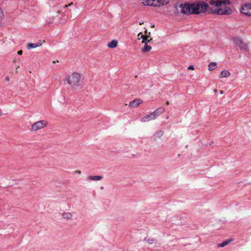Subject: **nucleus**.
<instances>
[{
  "label": "nucleus",
  "instance_id": "obj_9",
  "mask_svg": "<svg viewBox=\"0 0 251 251\" xmlns=\"http://www.w3.org/2000/svg\"><path fill=\"white\" fill-rule=\"evenodd\" d=\"M152 6H160L162 5L167 4L169 2L166 1L164 3L165 0H153Z\"/></svg>",
  "mask_w": 251,
  "mask_h": 251
},
{
  "label": "nucleus",
  "instance_id": "obj_20",
  "mask_svg": "<svg viewBox=\"0 0 251 251\" xmlns=\"http://www.w3.org/2000/svg\"><path fill=\"white\" fill-rule=\"evenodd\" d=\"M145 241H146L149 244H152L154 242V240L152 238H145Z\"/></svg>",
  "mask_w": 251,
  "mask_h": 251
},
{
  "label": "nucleus",
  "instance_id": "obj_5",
  "mask_svg": "<svg viewBox=\"0 0 251 251\" xmlns=\"http://www.w3.org/2000/svg\"><path fill=\"white\" fill-rule=\"evenodd\" d=\"M234 43L237 46H238L241 50H246L247 48V45L243 41L240 37H235L233 39Z\"/></svg>",
  "mask_w": 251,
  "mask_h": 251
},
{
  "label": "nucleus",
  "instance_id": "obj_12",
  "mask_svg": "<svg viewBox=\"0 0 251 251\" xmlns=\"http://www.w3.org/2000/svg\"><path fill=\"white\" fill-rule=\"evenodd\" d=\"M42 45V43H40V42L36 43V44H35V43H29V44H28L27 45V48L28 49V50H30L32 48H36V47H40Z\"/></svg>",
  "mask_w": 251,
  "mask_h": 251
},
{
  "label": "nucleus",
  "instance_id": "obj_11",
  "mask_svg": "<svg viewBox=\"0 0 251 251\" xmlns=\"http://www.w3.org/2000/svg\"><path fill=\"white\" fill-rule=\"evenodd\" d=\"M165 111V109L163 107H159L156 109L153 113L154 114L155 117L156 118L161 113H163Z\"/></svg>",
  "mask_w": 251,
  "mask_h": 251
},
{
  "label": "nucleus",
  "instance_id": "obj_4",
  "mask_svg": "<svg viewBox=\"0 0 251 251\" xmlns=\"http://www.w3.org/2000/svg\"><path fill=\"white\" fill-rule=\"evenodd\" d=\"M48 124L46 121L41 120L33 124L31 126V130L36 131L45 127Z\"/></svg>",
  "mask_w": 251,
  "mask_h": 251
},
{
  "label": "nucleus",
  "instance_id": "obj_22",
  "mask_svg": "<svg viewBox=\"0 0 251 251\" xmlns=\"http://www.w3.org/2000/svg\"><path fill=\"white\" fill-rule=\"evenodd\" d=\"M163 134V132L162 131H159L156 133V136L158 138H160Z\"/></svg>",
  "mask_w": 251,
  "mask_h": 251
},
{
  "label": "nucleus",
  "instance_id": "obj_36",
  "mask_svg": "<svg viewBox=\"0 0 251 251\" xmlns=\"http://www.w3.org/2000/svg\"><path fill=\"white\" fill-rule=\"evenodd\" d=\"M150 34H151V32H149V33H148V35H149V36H150Z\"/></svg>",
  "mask_w": 251,
  "mask_h": 251
},
{
  "label": "nucleus",
  "instance_id": "obj_38",
  "mask_svg": "<svg viewBox=\"0 0 251 251\" xmlns=\"http://www.w3.org/2000/svg\"><path fill=\"white\" fill-rule=\"evenodd\" d=\"M148 33L147 30L145 31V33L147 34Z\"/></svg>",
  "mask_w": 251,
  "mask_h": 251
},
{
  "label": "nucleus",
  "instance_id": "obj_24",
  "mask_svg": "<svg viewBox=\"0 0 251 251\" xmlns=\"http://www.w3.org/2000/svg\"><path fill=\"white\" fill-rule=\"evenodd\" d=\"M147 37H149V35H142L141 36V38L143 40H144Z\"/></svg>",
  "mask_w": 251,
  "mask_h": 251
},
{
  "label": "nucleus",
  "instance_id": "obj_3",
  "mask_svg": "<svg viewBox=\"0 0 251 251\" xmlns=\"http://www.w3.org/2000/svg\"><path fill=\"white\" fill-rule=\"evenodd\" d=\"M66 81L73 88H75L80 85L81 76L77 73H73L66 77Z\"/></svg>",
  "mask_w": 251,
  "mask_h": 251
},
{
  "label": "nucleus",
  "instance_id": "obj_17",
  "mask_svg": "<svg viewBox=\"0 0 251 251\" xmlns=\"http://www.w3.org/2000/svg\"><path fill=\"white\" fill-rule=\"evenodd\" d=\"M62 217L64 219H70L72 217V214L70 212H66L62 214Z\"/></svg>",
  "mask_w": 251,
  "mask_h": 251
},
{
  "label": "nucleus",
  "instance_id": "obj_15",
  "mask_svg": "<svg viewBox=\"0 0 251 251\" xmlns=\"http://www.w3.org/2000/svg\"><path fill=\"white\" fill-rule=\"evenodd\" d=\"M151 50V47L150 46H149L147 44H145L144 48H142L141 50V51L143 52H148Z\"/></svg>",
  "mask_w": 251,
  "mask_h": 251
},
{
  "label": "nucleus",
  "instance_id": "obj_29",
  "mask_svg": "<svg viewBox=\"0 0 251 251\" xmlns=\"http://www.w3.org/2000/svg\"><path fill=\"white\" fill-rule=\"evenodd\" d=\"M72 4H73V3H70V4H69V5H66L65 6V7H68L69 6H71V5H72Z\"/></svg>",
  "mask_w": 251,
  "mask_h": 251
},
{
  "label": "nucleus",
  "instance_id": "obj_23",
  "mask_svg": "<svg viewBox=\"0 0 251 251\" xmlns=\"http://www.w3.org/2000/svg\"><path fill=\"white\" fill-rule=\"evenodd\" d=\"M4 15L3 14L2 10L0 8V21L3 18Z\"/></svg>",
  "mask_w": 251,
  "mask_h": 251
},
{
  "label": "nucleus",
  "instance_id": "obj_35",
  "mask_svg": "<svg viewBox=\"0 0 251 251\" xmlns=\"http://www.w3.org/2000/svg\"><path fill=\"white\" fill-rule=\"evenodd\" d=\"M214 92H215V93H216V92H217V89H215V90H214Z\"/></svg>",
  "mask_w": 251,
  "mask_h": 251
},
{
  "label": "nucleus",
  "instance_id": "obj_13",
  "mask_svg": "<svg viewBox=\"0 0 251 251\" xmlns=\"http://www.w3.org/2000/svg\"><path fill=\"white\" fill-rule=\"evenodd\" d=\"M118 44V42L116 40H112L111 42H110L108 45L107 46L109 48H114L116 47H117Z\"/></svg>",
  "mask_w": 251,
  "mask_h": 251
},
{
  "label": "nucleus",
  "instance_id": "obj_33",
  "mask_svg": "<svg viewBox=\"0 0 251 251\" xmlns=\"http://www.w3.org/2000/svg\"><path fill=\"white\" fill-rule=\"evenodd\" d=\"M166 104H167V105H169V102L168 101H167Z\"/></svg>",
  "mask_w": 251,
  "mask_h": 251
},
{
  "label": "nucleus",
  "instance_id": "obj_32",
  "mask_svg": "<svg viewBox=\"0 0 251 251\" xmlns=\"http://www.w3.org/2000/svg\"><path fill=\"white\" fill-rule=\"evenodd\" d=\"M154 27V25H151V27L153 28Z\"/></svg>",
  "mask_w": 251,
  "mask_h": 251
},
{
  "label": "nucleus",
  "instance_id": "obj_28",
  "mask_svg": "<svg viewBox=\"0 0 251 251\" xmlns=\"http://www.w3.org/2000/svg\"><path fill=\"white\" fill-rule=\"evenodd\" d=\"M75 173H77L78 174H80L81 173V171H79V170H77V171H75Z\"/></svg>",
  "mask_w": 251,
  "mask_h": 251
},
{
  "label": "nucleus",
  "instance_id": "obj_10",
  "mask_svg": "<svg viewBox=\"0 0 251 251\" xmlns=\"http://www.w3.org/2000/svg\"><path fill=\"white\" fill-rule=\"evenodd\" d=\"M102 178L103 176H89L87 177V179L92 181H99Z\"/></svg>",
  "mask_w": 251,
  "mask_h": 251
},
{
  "label": "nucleus",
  "instance_id": "obj_21",
  "mask_svg": "<svg viewBox=\"0 0 251 251\" xmlns=\"http://www.w3.org/2000/svg\"><path fill=\"white\" fill-rule=\"evenodd\" d=\"M149 38V37H147L144 40H143L142 43H144V44H148L149 43H150L152 40V38H151L149 40V39H148Z\"/></svg>",
  "mask_w": 251,
  "mask_h": 251
},
{
  "label": "nucleus",
  "instance_id": "obj_25",
  "mask_svg": "<svg viewBox=\"0 0 251 251\" xmlns=\"http://www.w3.org/2000/svg\"><path fill=\"white\" fill-rule=\"evenodd\" d=\"M188 70H194V67L193 65H190L188 67Z\"/></svg>",
  "mask_w": 251,
  "mask_h": 251
},
{
  "label": "nucleus",
  "instance_id": "obj_34",
  "mask_svg": "<svg viewBox=\"0 0 251 251\" xmlns=\"http://www.w3.org/2000/svg\"><path fill=\"white\" fill-rule=\"evenodd\" d=\"M143 22H140V25H143Z\"/></svg>",
  "mask_w": 251,
  "mask_h": 251
},
{
  "label": "nucleus",
  "instance_id": "obj_18",
  "mask_svg": "<svg viewBox=\"0 0 251 251\" xmlns=\"http://www.w3.org/2000/svg\"><path fill=\"white\" fill-rule=\"evenodd\" d=\"M217 64L215 62H211L208 65V69L209 71L214 70L216 68Z\"/></svg>",
  "mask_w": 251,
  "mask_h": 251
},
{
  "label": "nucleus",
  "instance_id": "obj_37",
  "mask_svg": "<svg viewBox=\"0 0 251 251\" xmlns=\"http://www.w3.org/2000/svg\"><path fill=\"white\" fill-rule=\"evenodd\" d=\"M17 69H18V68H16V73L18 72Z\"/></svg>",
  "mask_w": 251,
  "mask_h": 251
},
{
  "label": "nucleus",
  "instance_id": "obj_16",
  "mask_svg": "<svg viewBox=\"0 0 251 251\" xmlns=\"http://www.w3.org/2000/svg\"><path fill=\"white\" fill-rule=\"evenodd\" d=\"M153 0H143L142 3L145 5L152 6Z\"/></svg>",
  "mask_w": 251,
  "mask_h": 251
},
{
  "label": "nucleus",
  "instance_id": "obj_26",
  "mask_svg": "<svg viewBox=\"0 0 251 251\" xmlns=\"http://www.w3.org/2000/svg\"><path fill=\"white\" fill-rule=\"evenodd\" d=\"M22 53H23V51H22V50H19V51H18V54L19 55H22Z\"/></svg>",
  "mask_w": 251,
  "mask_h": 251
},
{
  "label": "nucleus",
  "instance_id": "obj_30",
  "mask_svg": "<svg viewBox=\"0 0 251 251\" xmlns=\"http://www.w3.org/2000/svg\"><path fill=\"white\" fill-rule=\"evenodd\" d=\"M142 35V33H141V32H140V33H139V34H138V37H139L140 36H141V35Z\"/></svg>",
  "mask_w": 251,
  "mask_h": 251
},
{
  "label": "nucleus",
  "instance_id": "obj_1",
  "mask_svg": "<svg viewBox=\"0 0 251 251\" xmlns=\"http://www.w3.org/2000/svg\"><path fill=\"white\" fill-rule=\"evenodd\" d=\"M181 13L183 14H198L208 10L209 5L206 3H185L179 5Z\"/></svg>",
  "mask_w": 251,
  "mask_h": 251
},
{
  "label": "nucleus",
  "instance_id": "obj_27",
  "mask_svg": "<svg viewBox=\"0 0 251 251\" xmlns=\"http://www.w3.org/2000/svg\"><path fill=\"white\" fill-rule=\"evenodd\" d=\"M10 80L9 76H6L5 77V80L7 81H9Z\"/></svg>",
  "mask_w": 251,
  "mask_h": 251
},
{
  "label": "nucleus",
  "instance_id": "obj_8",
  "mask_svg": "<svg viewBox=\"0 0 251 251\" xmlns=\"http://www.w3.org/2000/svg\"><path fill=\"white\" fill-rule=\"evenodd\" d=\"M142 102L143 101L141 99H136L130 101L129 103V106L132 107H136Z\"/></svg>",
  "mask_w": 251,
  "mask_h": 251
},
{
  "label": "nucleus",
  "instance_id": "obj_31",
  "mask_svg": "<svg viewBox=\"0 0 251 251\" xmlns=\"http://www.w3.org/2000/svg\"><path fill=\"white\" fill-rule=\"evenodd\" d=\"M220 94H223L224 93V92H223V91L221 90V91H220Z\"/></svg>",
  "mask_w": 251,
  "mask_h": 251
},
{
  "label": "nucleus",
  "instance_id": "obj_6",
  "mask_svg": "<svg viewBox=\"0 0 251 251\" xmlns=\"http://www.w3.org/2000/svg\"><path fill=\"white\" fill-rule=\"evenodd\" d=\"M241 12L246 15L251 16V4L246 3L244 4L242 7Z\"/></svg>",
  "mask_w": 251,
  "mask_h": 251
},
{
  "label": "nucleus",
  "instance_id": "obj_7",
  "mask_svg": "<svg viewBox=\"0 0 251 251\" xmlns=\"http://www.w3.org/2000/svg\"><path fill=\"white\" fill-rule=\"evenodd\" d=\"M156 119V117L154 115V114L153 112H151L149 115H147L141 119V121L143 122H146L147 121H149L150 120H154Z\"/></svg>",
  "mask_w": 251,
  "mask_h": 251
},
{
  "label": "nucleus",
  "instance_id": "obj_19",
  "mask_svg": "<svg viewBox=\"0 0 251 251\" xmlns=\"http://www.w3.org/2000/svg\"><path fill=\"white\" fill-rule=\"evenodd\" d=\"M230 241H231L230 240H226L224 242H223V243H222L221 244H219L218 245V247H224L227 245L230 242Z\"/></svg>",
  "mask_w": 251,
  "mask_h": 251
},
{
  "label": "nucleus",
  "instance_id": "obj_14",
  "mask_svg": "<svg viewBox=\"0 0 251 251\" xmlns=\"http://www.w3.org/2000/svg\"><path fill=\"white\" fill-rule=\"evenodd\" d=\"M230 75V73L227 70H224L222 71L220 77H228Z\"/></svg>",
  "mask_w": 251,
  "mask_h": 251
},
{
  "label": "nucleus",
  "instance_id": "obj_2",
  "mask_svg": "<svg viewBox=\"0 0 251 251\" xmlns=\"http://www.w3.org/2000/svg\"><path fill=\"white\" fill-rule=\"evenodd\" d=\"M220 2H221V6H219V8H208V12L212 13L213 14H217V15H230L232 13V10L229 7L226 6V4H230V1L229 0H220Z\"/></svg>",
  "mask_w": 251,
  "mask_h": 251
}]
</instances>
